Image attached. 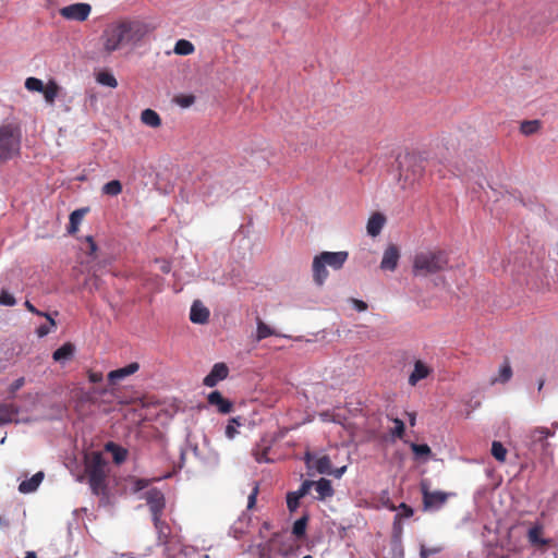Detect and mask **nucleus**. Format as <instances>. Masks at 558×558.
<instances>
[{
  "label": "nucleus",
  "instance_id": "1",
  "mask_svg": "<svg viewBox=\"0 0 558 558\" xmlns=\"http://www.w3.org/2000/svg\"><path fill=\"white\" fill-rule=\"evenodd\" d=\"M348 257L349 254L347 251H324L315 255L312 264L314 282L317 286H323L329 275L327 267H330L332 270H340L347 262Z\"/></svg>",
  "mask_w": 558,
  "mask_h": 558
},
{
  "label": "nucleus",
  "instance_id": "2",
  "mask_svg": "<svg viewBox=\"0 0 558 558\" xmlns=\"http://www.w3.org/2000/svg\"><path fill=\"white\" fill-rule=\"evenodd\" d=\"M399 168V181L402 189L413 186L424 174L425 157L421 153H407L397 159Z\"/></svg>",
  "mask_w": 558,
  "mask_h": 558
},
{
  "label": "nucleus",
  "instance_id": "3",
  "mask_svg": "<svg viewBox=\"0 0 558 558\" xmlns=\"http://www.w3.org/2000/svg\"><path fill=\"white\" fill-rule=\"evenodd\" d=\"M448 258L442 251H422L415 254L412 271L416 277H426L446 268Z\"/></svg>",
  "mask_w": 558,
  "mask_h": 558
},
{
  "label": "nucleus",
  "instance_id": "4",
  "mask_svg": "<svg viewBox=\"0 0 558 558\" xmlns=\"http://www.w3.org/2000/svg\"><path fill=\"white\" fill-rule=\"evenodd\" d=\"M21 147L20 130L12 124L0 125V162L14 157Z\"/></svg>",
  "mask_w": 558,
  "mask_h": 558
},
{
  "label": "nucleus",
  "instance_id": "5",
  "mask_svg": "<svg viewBox=\"0 0 558 558\" xmlns=\"http://www.w3.org/2000/svg\"><path fill=\"white\" fill-rule=\"evenodd\" d=\"M102 48L107 53L119 50L122 46H128L125 27L123 20L112 22L106 26L101 34Z\"/></svg>",
  "mask_w": 558,
  "mask_h": 558
},
{
  "label": "nucleus",
  "instance_id": "6",
  "mask_svg": "<svg viewBox=\"0 0 558 558\" xmlns=\"http://www.w3.org/2000/svg\"><path fill=\"white\" fill-rule=\"evenodd\" d=\"M106 462L99 452H96L86 468L89 487L95 495L106 493Z\"/></svg>",
  "mask_w": 558,
  "mask_h": 558
},
{
  "label": "nucleus",
  "instance_id": "7",
  "mask_svg": "<svg viewBox=\"0 0 558 558\" xmlns=\"http://www.w3.org/2000/svg\"><path fill=\"white\" fill-rule=\"evenodd\" d=\"M128 46L137 47L153 31L150 23L141 20H123Z\"/></svg>",
  "mask_w": 558,
  "mask_h": 558
},
{
  "label": "nucleus",
  "instance_id": "8",
  "mask_svg": "<svg viewBox=\"0 0 558 558\" xmlns=\"http://www.w3.org/2000/svg\"><path fill=\"white\" fill-rule=\"evenodd\" d=\"M144 499L149 508L151 518L161 517L166 507V499L163 493L158 488H149L140 496Z\"/></svg>",
  "mask_w": 558,
  "mask_h": 558
},
{
  "label": "nucleus",
  "instance_id": "9",
  "mask_svg": "<svg viewBox=\"0 0 558 558\" xmlns=\"http://www.w3.org/2000/svg\"><path fill=\"white\" fill-rule=\"evenodd\" d=\"M423 495V507L425 511H438L447 501L448 494L436 490L430 492L424 483L421 485Z\"/></svg>",
  "mask_w": 558,
  "mask_h": 558
},
{
  "label": "nucleus",
  "instance_id": "10",
  "mask_svg": "<svg viewBox=\"0 0 558 558\" xmlns=\"http://www.w3.org/2000/svg\"><path fill=\"white\" fill-rule=\"evenodd\" d=\"M92 11V7L85 2H77L60 9V14L70 21H86Z\"/></svg>",
  "mask_w": 558,
  "mask_h": 558
},
{
  "label": "nucleus",
  "instance_id": "11",
  "mask_svg": "<svg viewBox=\"0 0 558 558\" xmlns=\"http://www.w3.org/2000/svg\"><path fill=\"white\" fill-rule=\"evenodd\" d=\"M553 435L548 428H535L526 436V445L534 452L544 451L548 446L547 439Z\"/></svg>",
  "mask_w": 558,
  "mask_h": 558
},
{
  "label": "nucleus",
  "instance_id": "12",
  "mask_svg": "<svg viewBox=\"0 0 558 558\" xmlns=\"http://www.w3.org/2000/svg\"><path fill=\"white\" fill-rule=\"evenodd\" d=\"M187 451H191L193 456L205 466H216L219 462V456L216 452L208 451L205 454L196 445H190L187 449L181 450L182 461H184Z\"/></svg>",
  "mask_w": 558,
  "mask_h": 558
},
{
  "label": "nucleus",
  "instance_id": "13",
  "mask_svg": "<svg viewBox=\"0 0 558 558\" xmlns=\"http://www.w3.org/2000/svg\"><path fill=\"white\" fill-rule=\"evenodd\" d=\"M229 375V368L225 363H216L211 367L208 375L205 376L203 384L206 387L213 388L219 381L226 379Z\"/></svg>",
  "mask_w": 558,
  "mask_h": 558
},
{
  "label": "nucleus",
  "instance_id": "14",
  "mask_svg": "<svg viewBox=\"0 0 558 558\" xmlns=\"http://www.w3.org/2000/svg\"><path fill=\"white\" fill-rule=\"evenodd\" d=\"M400 259V251L395 244H390L383 254L380 268L383 270L395 271Z\"/></svg>",
  "mask_w": 558,
  "mask_h": 558
},
{
  "label": "nucleus",
  "instance_id": "15",
  "mask_svg": "<svg viewBox=\"0 0 558 558\" xmlns=\"http://www.w3.org/2000/svg\"><path fill=\"white\" fill-rule=\"evenodd\" d=\"M208 404L216 407L217 411L221 414H228L232 411V402L221 395L220 391L214 390L207 396Z\"/></svg>",
  "mask_w": 558,
  "mask_h": 558
},
{
  "label": "nucleus",
  "instance_id": "16",
  "mask_svg": "<svg viewBox=\"0 0 558 558\" xmlns=\"http://www.w3.org/2000/svg\"><path fill=\"white\" fill-rule=\"evenodd\" d=\"M138 369H140V364L138 363H136V362L130 363L129 365H126L124 367L111 371L108 374V380L111 384H117L118 381L123 380L128 376L133 375Z\"/></svg>",
  "mask_w": 558,
  "mask_h": 558
},
{
  "label": "nucleus",
  "instance_id": "17",
  "mask_svg": "<svg viewBox=\"0 0 558 558\" xmlns=\"http://www.w3.org/2000/svg\"><path fill=\"white\" fill-rule=\"evenodd\" d=\"M209 311L207 307L203 305V303L198 300L194 301L191 311H190V319L194 324H205L208 322Z\"/></svg>",
  "mask_w": 558,
  "mask_h": 558
},
{
  "label": "nucleus",
  "instance_id": "18",
  "mask_svg": "<svg viewBox=\"0 0 558 558\" xmlns=\"http://www.w3.org/2000/svg\"><path fill=\"white\" fill-rule=\"evenodd\" d=\"M105 450L111 453L113 462L118 465L125 462L129 451L120 445H117L113 441H109L105 445Z\"/></svg>",
  "mask_w": 558,
  "mask_h": 558
},
{
  "label": "nucleus",
  "instance_id": "19",
  "mask_svg": "<svg viewBox=\"0 0 558 558\" xmlns=\"http://www.w3.org/2000/svg\"><path fill=\"white\" fill-rule=\"evenodd\" d=\"M44 472L35 473L31 478L22 481L19 485V492L22 494L34 493L44 480Z\"/></svg>",
  "mask_w": 558,
  "mask_h": 558
},
{
  "label": "nucleus",
  "instance_id": "20",
  "mask_svg": "<svg viewBox=\"0 0 558 558\" xmlns=\"http://www.w3.org/2000/svg\"><path fill=\"white\" fill-rule=\"evenodd\" d=\"M542 533H543V526L542 525L535 524V525L531 526L527 530V541H529V543L532 546H536V547L548 545L550 543V539L549 538H544L542 536Z\"/></svg>",
  "mask_w": 558,
  "mask_h": 558
},
{
  "label": "nucleus",
  "instance_id": "21",
  "mask_svg": "<svg viewBox=\"0 0 558 558\" xmlns=\"http://www.w3.org/2000/svg\"><path fill=\"white\" fill-rule=\"evenodd\" d=\"M430 374V368L422 361L414 363V369L409 376V385L415 386L420 380L425 379Z\"/></svg>",
  "mask_w": 558,
  "mask_h": 558
},
{
  "label": "nucleus",
  "instance_id": "22",
  "mask_svg": "<svg viewBox=\"0 0 558 558\" xmlns=\"http://www.w3.org/2000/svg\"><path fill=\"white\" fill-rule=\"evenodd\" d=\"M314 487L318 494V496L316 497L318 500H325L327 498L332 497L335 494L331 482L325 477H322L317 482H314Z\"/></svg>",
  "mask_w": 558,
  "mask_h": 558
},
{
  "label": "nucleus",
  "instance_id": "23",
  "mask_svg": "<svg viewBox=\"0 0 558 558\" xmlns=\"http://www.w3.org/2000/svg\"><path fill=\"white\" fill-rule=\"evenodd\" d=\"M75 347L71 342H66L53 352L52 359L56 362L64 364L73 357Z\"/></svg>",
  "mask_w": 558,
  "mask_h": 558
},
{
  "label": "nucleus",
  "instance_id": "24",
  "mask_svg": "<svg viewBox=\"0 0 558 558\" xmlns=\"http://www.w3.org/2000/svg\"><path fill=\"white\" fill-rule=\"evenodd\" d=\"M151 520L157 532L158 544H167L170 535V526L167 522L161 520V517H154Z\"/></svg>",
  "mask_w": 558,
  "mask_h": 558
},
{
  "label": "nucleus",
  "instance_id": "25",
  "mask_svg": "<svg viewBox=\"0 0 558 558\" xmlns=\"http://www.w3.org/2000/svg\"><path fill=\"white\" fill-rule=\"evenodd\" d=\"M385 222H386V219H385L384 215H381L379 213L372 215L371 218L368 219L367 226H366L367 233L371 236L378 235L381 232V229L384 228Z\"/></svg>",
  "mask_w": 558,
  "mask_h": 558
},
{
  "label": "nucleus",
  "instance_id": "26",
  "mask_svg": "<svg viewBox=\"0 0 558 558\" xmlns=\"http://www.w3.org/2000/svg\"><path fill=\"white\" fill-rule=\"evenodd\" d=\"M257 327H256V341H260L265 338H268L270 336H277V337H283V338H290L287 335H280L277 333L270 326L266 325L262 319H257Z\"/></svg>",
  "mask_w": 558,
  "mask_h": 558
},
{
  "label": "nucleus",
  "instance_id": "27",
  "mask_svg": "<svg viewBox=\"0 0 558 558\" xmlns=\"http://www.w3.org/2000/svg\"><path fill=\"white\" fill-rule=\"evenodd\" d=\"M142 122L150 128H158L161 124L159 114L153 109H145L141 113Z\"/></svg>",
  "mask_w": 558,
  "mask_h": 558
},
{
  "label": "nucleus",
  "instance_id": "28",
  "mask_svg": "<svg viewBox=\"0 0 558 558\" xmlns=\"http://www.w3.org/2000/svg\"><path fill=\"white\" fill-rule=\"evenodd\" d=\"M512 377V368L509 363H505L500 366L498 375L490 378V384H506L508 383Z\"/></svg>",
  "mask_w": 558,
  "mask_h": 558
},
{
  "label": "nucleus",
  "instance_id": "29",
  "mask_svg": "<svg viewBox=\"0 0 558 558\" xmlns=\"http://www.w3.org/2000/svg\"><path fill=\"white\" fill-rule=\"evenodd\" d=\"M59 86L54 81H49L48 84L44 85L43 93L46 102L53 104L58 96Z\"/></svg>",
  "mask_w": 558,
  "mask_h": 558
},
{
  "label": "nucleus",
  "instance_id": "30",
  "mask_svg": "<svg viewBox=\"0 0 558 558\" xmlns=\"http://www.w3.org/2000/svg\"><path fill=\"white\" fill-rule=\"evenodd\" d=\"M313 469L319 474H331V461L328 456H323L314 461Z\"/></svg>",
  "mask_w": 558,
  "mask_h": 558
},
{
  "label": "nucleus",
  "instance_id": "31",
  "mask_svg": "<svg viewBox=\"0 0 558 558\" xmlns=\"http://www.w3.org/2000/svg\"><path fill=\"white\" fill-rule=\"evenodd\" d=\"M16 414L17 411L12 405L0 404V425L12 422Z\"/></svg>",
  "mask_w": 558,
  "mask_h": 558
},
{
  "label": "nucleus",
  "instance_id": "32",
  "mask_svg": "<svg viewBox=\"0 0 558 558\" xmlns=\"http://www.w3.org/2000/svg\"><path fill=\"white\" fill-rule=\"evenodd\" d=\"M97 83L102 86H108L110 88H116L118 86V81L114 75L108 71L99 72L96 77Z\"/></svg>",
  "mask_w": 558,
  "mask_h": 558
},
{
  "label": "nucleus",
  "instance_id": "33",
  "mask_svg": "<svg viewBox=\"0 0 558 558\" xmlns=\"http://www.w3.org/2000/svg\"><path fill=\"white\" fill-rule=\"evenodd\" d=\"M194 51V46L186 39H179L174 46V52L180 56H187Z\"/></svg>",
  "mask_w": 558,
  "mask_h": 558
},
{
  "label": "nucleus",
  "instance_id": "34",
  "mask_svg": "<svg viewBox=\"0 0 558 558\" xmlns=\"http://www.w3.org/2000/svg\"><path fill=\"white\" fill-rule=\"evenodd\" d=\"M122 192V184L119 180L107 182L102 186V193L109 196H117Z\"/></svg>",
  "mask_w": 558,
  "mask_h": 558
},
{
  "label": "nucleus",
  "instance_id": "35",
  "mask_svg": "<svg viewBox=\"0 0 558 558\" xmlns=\"http://www.w3.org/2000/svg\"><path fill=\"white\" fill-rule=\"evenodd\" d=\"M541 122L538 120L523 121L520 126V131L524 135H532L538 131Z\"/></svg>",
  "mask_w": 558,
  "mask_h": 558
},
{
  "label": "nucleus",
  "instance_id": "36",
  "mask_svg": "<svg viewBox=\"0 0 558 558\" xmlns=\"http://www.w3.org/2000/svg\"><path fill=\"white\" fill-rule=\"evenodd\" d=\"M24 305L31 313L45 317L47 322L50 323L51 327H57V323L51 316V314L37 310L28 300L25 301Z\"/></svg>",
  "mask_w": 558,
  "mask_h": 558
},
{
  "label": "nucleus",
  "instance_id": "37",
  "mask_svg": "<svg viewBox=\"0 0 558 558\" xmlns=\"http://www.w3.org/2000/svg\"><path fill=\"white\" fill-rule=\"evenodd\" d=\"M492 454L497 461L504 462L506 460L507 449L500 441H494L492 444Z\"/></svg>",
  "mask_w": 558,
  "mask_h": 558
},
{
  "label": "nucleus",
  "instance_id": "38",
  "mask_svg": "<svg viewBox=\"0 0 558 558\" xmlns=\"http://www.w3.org/2000/svg\"><path fill=\"white\" fill-rule=\"evenodd\" d=\"M307 525V517L299 518L292 526V533L295 537L300 538L304 536Z\"/></svg>",
  "mask_w": 558,
  "mask_h": 558
},
{
  "label": "nucleus",
  "instance_id": "39",
  "mask_svg": "<svg viewBox=\"0 0 558 558\" xmlns=\"http://www.w3.org/2000/svg\"><path fill=\"white\" fill-rule=\"evenodd\" d=\"M410 447L416 458L428 457L432 452L429 446L426 444L412 442Z\"/></svg>",
  "mask_w": 558,
  "mask_h": 558
},
{
  "label": "nucleus",
  "instance_id": "40",
  "mask_svg": "<svg viewBox=\"0 0 558 558\" xmlns=\"http://www.w3.org/2000/svg\"><path fill=\"white\" fill-rule=\"evenodd\" d=\"M241 425L239 417H232L226 426V437L233 439L238 435V427Z\"/></svg>",
  "mask_w": 558,
  "mask_h": 558
},
{
  "label": "nucleus",
  "instance_id": "41",
  "mask_svg": "<svg viewBox=\"0 0 558 558\" xmlns=\"http://www.w3.org/2000/svg\"><path fill=\"white\" fill-rule=\"evenodd\" d=\"M16 304V299L12 293L7 289H2L0 291V306H14Z\"/></svg>",
  "mask_w": 558,
  "mask_h": 558
},
{
  "label": "nucleus",
  "instance_id": "42",
  "mask_svg": "<svg viewBox=\"0 0 558 558\" xmlns=\"http://www.w3.org/2000/svg\"><path fill=\"white\" fill-rule=\"evenodd\" d=\"M25 87L31 92H41L44 89V83L37 77H28L25 81Z\"/></svg>",
  "mask_w": 558,
  "mask_h": 558
},
{
  "label": "nucleus",
  "instance_id": "43",
  "mask_svg": "<svg viewBox=\"0 0 558 558\" xmlns=\"http://www.w3.org/2000/svg\"><path fill=\"white\" fill-rule=\"evenodd\" d=\"M544 276L543 271L530 270L526 272V283H531L533 287L538 288L537 281H542Z\"/></svg>",
  "mask_w": 558,
  "mask_h": 558
},
{
  "label": "nucleus",
  "instance_id": "44",
  "mask_svg": "<svg viewBox=\"0 0 558 558\" xmlns=\"http://www.w3.org/2000/svg\"><path fill=\"white\" fill-rule=\"evenodd\" d=\"M442 550L441 546H435V547H426L424 544H421L420 546V557L421 558H428L432 555H437Z\"/></svg>",
  "mask_w": 558,
  "mask_h": 558
},
{
  "label": "nucleus",
  "instance_id": "45",
  "mask_svg": "<svg viewBox=\"0 0 558 558\" xmlns=\"http://www.w3.org/2000/svg\"><path fill=\"white\" fill-rule=\"evenodd\" d=\"M195 102V96L193 95H181L175 98V104L181 108H189Z\"/></svg>",
  "mask_w": 558,
  "mask_h": 558
},
{
  "label": "nucleus",
  "instance_id": "46",
  "mask_svg": "<svg viewBox=\"0 0 558 558\" xmlns=\"http://www.w3.org/2000/svg\"><path fill=\"white\" fill-rule=\"evenodd\" d=\"M392 422L395 424V428L391 430V435L395 438H402V436L404 434V428H405L403 421L396 417V418H392Z\"/></svg>",
  "mask_w": 558,
  "mask_h": 558
},
{
  "label": "nucleus",
  "instance_id": "47",
  "mask_svg": "<svg viewBox=\"0 0 558 558\" xmlns=\"http://www.w3.org/2000/svg\"><path fill=\"white\" fill-rule=\"evenodd\" d=\"M301 497L298 495H293V492L288 493L287 495V507L293 512L299 508Z\"/></svg>",
  "mask_w": 558,
  "mask_h": 558
},
{
  "label": "nucleus",
  "instance_id": "48",
  "mask_svg": "<svg viewBox=\"0 0 558 558\" xmlns=\"http://www.w3.org/2000/svg\"><path fill=\"white\" fill-rule=\"evenodd\" d=\"M87 211V207L75 209L70 214V220L80 226Z\"/></svg>",
  "mask_w": 558,
  "mask_h": 558
},
{
  "label": "nucleus",
  "instance_id": "49",
  "mask_svg": "<svg viewBox=\"0 0 558 558\" xmlns=\"http://www.w3.org/2000/svg\"><path fill=\"white\" fill-rule=\"evenodd\" d=\"M149 485V481L148 480H145V478H136L132 482V492L133 493H140L142 490H144L145 488H147Z\"/></svg>",
  "mask_w": 558,
  "mask_h": 558
},
{
  "label": "nucleus",
  "instance_id": "50",
  "mask_svg": "<svg viewBox=\"0 0 558 558\" xmlns=\"http://www.w3.org/2000/svg\"><path fill=\"white\" fill-rule=\"evenodd\" d=\"M314 486V482L313 481H310V480H305L301 486L299 487L298 490H294L293 492V495H298L300 496L301 498L304 497L308 492L310 489Z\"/></svg>",
  "mask_w": 558,
  "mask_h": 558
},
{
  "label": "nucleus",
  "instance_id": "51",
  "mask_svg": "<svg viewBox=\"0 0 558 558\" xmlns=\"http://www.w3.org/2000/svg\"><path fill=\"white\" fill-rule=\"evenodd\" d=\"M54 328L56 327H51L50 323L48 322V324L40 325L36 329V335L38 336V338H44L48 336Z\"/></svg>",
  "mask_w": 558,
  "mask_h": 558
},
{
  "label": "nucleus",
  "instance_id": "52",
  "mask_svg": "<svg viewBox=\"0 0 558 558\" xmlns=\"http://www.w3.org/2000/svg\"><path fill=\"white\" fill-rule=\"evenodd\" d=\"M399 509L402 511V512H401V515H402V517L410 518V517H412V515H413V509H412L410 506L405 505L404 502H402V504L399 506ZM399 517H400V514H397V515L395 517V520L397 521Z\"/></svg>",
  "mask_w": 558,
  "mask_h": 558
},
{
  "label": "nucleus",
  "instance_id": "53",
  "mask_svg": "<svg viewBox=\"0 0 558 558\" xmlns=\"http://www.w3.org/2000/svg\"><path fill=\"white\" fill-rule=\"evenodd\" d=\"M350 303L352 304V307L357 312H364L367 310V304L357 299H350Z\"/></svg>",
  "mask_w": 558,
  "mask_h": 558
},
{
  "label": "nucleus",
  "instance_id": "54",
  "mask_svg": "<svg viewBox=\"0 0 558 558\" xmlns=\"http://www.w3.org/2000/svg\"><path fill=\"white\" fill-rule=\"evenodd\" d=\"M258 494V486L255 485L247 498V508L252 509L256 504V497Z\"/></svg>",
  "mask_w": 558,
  "mask_h": 558
},
{
  "label": "nucleus",
  "instance_id": "55",
  "mask_svg": "<svg viewBox=\"0 0 558 558\" xmlns=\"http://www.w3.org/2000/svg\"><path fill=\"white\" fill-rule=\"evenodd\" d=\"M24 383H25V379L24 377H20L17 379H15L11 385H10V392L11 393H14L15 391H17L19 389H21L23 386H24Z\"/></svg>",
  "mask_w": 558,
  "mask_h": 558
},
{
  "label": "nucleus",
  "instance_id": "56",
  "mask_svg": "<svg viewBox=\"0 0 558 558\" xmlns=\"http://www.w3.org/2000/svg\"><path fill=\"white\" fill-rule=\"evenodd\" d=\"M255 459L258 463L269 462V459L266 456V450L263 452H255Z\"/></svg>",
  "mask_w": 558,
  "mask_h": 558
},
{
  "label": "nucleus",
  "instance_id": "57",
  "mask_svg": "<svg viewBox=\"0 0 558 558\" xmlns=\"http://www.w3.org/2000/svg\"><path fill=\"white\" fill-rule=\"evenodd\" d=\"M345 471H347V466L345 465H343L341 468H338V469H335V470L331 468V474L330 475H333L335 477L340 478L345 473Z\"/></svg>",
  "mask_w": 558,
  "mask_h": 558
},
{
  "label": "nucleus",
  "instance_id": "58",
  "mask_svg": "<svg viewBox=\"0 0 558 558\" xmlns=\"http://www.w3.org/2000/svg\"><path fill=\"white\" fill-rule=\"evenodd\" d=\"M305 463H306V466L308 470L313 469L314 461H313L312 453H310V452L305 453Z\"/></svg>",
  "mask_w": 558,
  "mask_h": 558
},
{
  "label": "nucleus",
  "instance_id": "59",
  "mask_svg": "<svg viewBox=\"0 0 558 558\" xmlns=\"http://www.w3.org/2000/svg\"><path fill=\"white\" fill-rule=\"evenodd\" d=\"M89 380L92 383H99L102 380V375L99 373H92L89 374Z\"/></svg>",
  "mask_w": 558,
  "mask_h": 558
},
{
  "label": "nucleus",
  "instance_id": "60",
  "mask_svg": "<svg viewBox=\"0 0 558 558\" xmlns=\"http://www.w3.org/2000/svg\"><path fill=\"white\" fill-rule=\"evenodd\" d=\"M78 230V225L72 222L71 220L69 221V226H68V232L70 234H73L75 233L76 231Z\"/></svg>",
  "mask_w": 558,
  "mask_h": 558
},
{
  "label": "nucleus",
  "instance_id": "61",
  "mask_svg": "<svg viewBox=\"0 0 558 558\" xmlns=\"http://www.w3.org/2000/svg\"><path fill=\"white\" fill-rule=\"evenodd\" d=\"M86 240L88 241L89 243V248H90V253H94L96 252L97 250V245L96 243L94 242L93 238L92 236H87Z\"/></svg>",
  "mask_w": 558,
  "mask_h": 558
},
{
  "label": "nucleus",
  "instance_id": "62",
  "mask_svg": "<svg viewBox=\"0 0 558 558\" xmlns=\"http://www.w3.org/2000/svg\"><path fill=\"white\" fill-rule=\"evenodd\" d=\"M408 418H409L410 425L414 426L415 423H416V415H415V413H413V412L408 413Z\"/></svg>",
  "mask_w": 558,
  "mask_h": 558
},
{
  "label": "nucleus",
  "instance_id": "63",
  "mask_svg": "<svg viewBox=\"0 0 558 558\" xmlns=\"http://www.w3.org/2000/svg\"><path fill=\"white\" fill-rule=\"evenodd\" d=\"M10 524L9 520L4 517H0V530L8 527Z\"/></svg>",
  "mask_w": 558,
  "mask_h": 558
},
{
  "label": "nucleus",
  "instance_id": "64",
  "mask_svg": "<svg viewBox=\"0 0 558 558\" xmlns=\"http://www.w3.org/2000/svg\"><path fill=\"white\" fill-rule=\"evenodd\" d=\"M24 558H37V557H36V554L34 551H28V553H26Z\"/></svg>",
  "mask_w": 558,
  "mask_h": 558
}]
</instances>
